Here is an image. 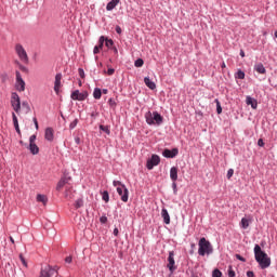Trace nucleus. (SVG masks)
<instances>
[{"instance_id": "22", "label": "nucleus", "mask_w": 277, "mask_h": 277, "mask_svg": "<svg viewBox=\"0 0 277 277\" xmlns=\"http://www.w3.org/2000/svg\"><path fill=\"white\" fill-rule=\"evenodd\" d=\"M161 217L163 219L164 224H170V213H168L166 208L161 210Z\"/></svg>"}, {"instance_id": "37", "label": "nucleus", "mask_w": 277, "mask_h": 277, "mask_svg": "<svg viewBox=\"0 0 277 277\" xmlns=\"http://www.w3.org/2000/svg\"><path fill=\"white\" fill-rule=\"evenodd\" d=\"M227 274H228V277H235L236 276L235 271L233 269V266L228 267Z\"/></svg>"}, {"instance_id": "19", "label": "nucleus", "mask_w": 277, "mask_h": 277, "mask_svg": "<svg viewBox=\"0 0 277 277\" xmlns=\"http://www.w3.org/2000/svg\"><path fill=\"white\" fill-rule=\"evenodd\" d=\"M144 83H145V85H147V88H149V90L157 89V84H155V82H153V80H150V78H148V77L144 78Z\"/></svg>"}, {"instance_id": "18", "label": "nucleus", "mask_w": 277, "mask_h": 277, "mask_svg": "<svg viewBox=\"0 0 277 277\" xmlns=\"http://www.w3.org/2000/svg\"><path fill=\"white\" fill-rule=\"evenodd\" d=\"M170 179L173 182L179 181V169L176 167H172L170 170Z\"/></svg>"}, {"instance_id": "7", "label": "nucleus", "mask_w": 277, "mask_h": 277, "mask_svg": "<svg viewBox=\"0 0 277 277\" xmlns=\"http://www.w3.org/2000/svg\"><path fill=\"white\" fill-rule=\"evenodd\" d=\"M167 267L170 274H174V272H176V262L174 261V251L169 252Z\"/></svg>"}, {"instance_id": "24", "label": "nucleus", "mask_w": 277, "mask_h": 277, "mask_svg": "<svg viewBox=\"0 0 277 277\" xmlns=\"http://www.w3.org/2000/svg\"><path fill=\"white\" fill-rule=\"evenodd\" d=\"M251 222H252V219L242 217L241 222H240L241 228H243L246 230V228H248L250 226Z\"/></svg>"}, {"instance_id": "62", "label": "nucleus", "mask_w": 277, "mask_h": 277, "mask_svg": "<svg viewBox=\"0 0 277 277\" xmlns=\"http://www.w3.org/2000/svg\"><path fill=\"white\" fill-rule=\"evenodd\" d=\"M275 38H277V30L275 31Z\"/></svg>"}, {"instance_id": "2", "label": "nucleus", "mask_w": 277, "mask_h": 277, "mask_svg": "<svg viewBox=\"0 0 277 277\" xmlns=\"http://www.w3.org/2000/svg\"><path fill=\"white\" fill-rule=\"evenodd\" d=\"M199 249L198 254L199 256H205L206 254H212L213 253V247L211 246V242L207 240V238H200L198 242Z\"/></svg>"}, {"instance_id": "28", "label": "nucleus", "mask_w": 277, "mask_h": 277, "mask_svg": "<svg viewBox=\"0 0 277 277\" xmlns=\"http://www.w3.org/2000/svg\"><path fill=\"white\" fill-rule=\"evenodd\" d=\"M22 109L25 114H29V111H31V108L29 107V103L27 102L22 103Z\"/></svg>"}, {"instance_id": "4", "label": "nucleus", "mask_w": 277, "mask_h": 277, "mask_svg": "<svg viewBox=\"0 0 277 277\" xmlns=\"http://www.w3.org/2000/svg\"><path fill=\"white\" fill-rule=\"evenodd\" d=\"M68 181H70V177H62L56 185V192H62V189L66 187L65 198H68L70 196V189H72V186L68 184Z\"/></svg>"}, {"instance_id": "46", "label": "nucleus", "mask_w": 277, "mask_h": 277, "mask_svg": "<svg viewBox=\"0 0 277 277\" xmlns=\"http://www.w3.org/2000/svg\"><path fill=\"white\" fill-rule=\"evenodd\" d=\"M114 72H116V69H115V68H109V69L107 70V75H108L109 77H111V75H114Z\"/></svg>"}, {"instance_id": "53", "label": "nucleus", "mask_w": 277, "mask_h": 277, "mask_svg": "<svg viewBox=\"0 0 277 277\" xmlns=\"http://www.w3.org/2000/svg\"><path fill=\"white\" fill-rule=\"evenodd\" d=\"M34 122H35L36 129L38 130V129H39V127H38V119H37V118H34Z\"/></svg>"}, {"instance_id": "21", "label": "nucleus", "mask_w": 277, "mask_h": 277, "mask_svg": "<svg viewBox=\"0 0 277 277\" xmlns=\"http://www.w3.org/2000/svg\"><path fill=\"white\" fill-rule=\"evenodd\" d=\"M12 118H13V126L15 128L16 133L21 135V128L18 127V117H16V114L12 113Z\"/></svg>"}, {"instance_id": "25", "label": "nucleus", "mask_w": 277, "mask_h": 277, "mask_svg": "<svg viewBox=\"0 0 277 277\" xmlns=\"http://www.w3.org/2000/svg\"><path fill=\"white\" fill-rule=\"evenodd\" d=\"M118 3H120V0H111L110 2L107 3L106 10L108 12H111V10H114V8H116V5H118Z\"/></svg>"}, {"instance_id": "61", "label": "nucleus", "mask_w": 277, "mask_h": 277, "mask_svg": "<svg viewBox=\"0 0 277 277\" xmlns=\"http://www.w3.org/2000/svg\"><path fill=\"white\" fill-rule=\"evenodd\" d=\"M78 85H80V87L82 85V82H81V80H79V82H78Z\"/></svg>"}, {"instance_id": "20", "label": "nucleus", "mask_w": 277, "mask_h": 277, "mask_svg": "<svg viewBox=\"0 0 277 277\" xmlns=\"http://www.w3.org/2000/svg\"><path fill=\"white\" fill-rule=\"evenodd\" d=\"M254 70H256L259 75H265L267 72V70L265 69V66H263L262 63L255 64Z\"/></svg>"}, {"instance_id": "54", "label": "nucleus", "mask_w": 277, "mask_h": 277, "mask_svg": "<svg viewBox=\"0 0 277 277\" xmlns=\"http://www.w3.org/2000/svg\"><path fill=\"white\" fill-rule=\"evenodd\" d=\"M75 142H76V144H81V138H79V136H77V137L75 138Z\"/></svg>"}, {"instance_id": "14", "label": "nucleus", "mask_w": 277, "mask_h": 277, "mask_svg": "<svg viewBox=\"0 0 277 277\" xmlns=\"http://www.w3.org/2000/svg\"><path fill=\"white\" fill-rule=\"evenodd\" d=\"M60 88H62V74H56L54 81V92L60 94Z\"/></svg>"}, {"instance_id": "31", "label": "nucleus", "mask_w": 277, "mask_h": 277, "mask_svg": "<svg viewBox=\"0 0 277 277\" xmlns=\"http://www.w3.org/2000/svg\"><path fill=\"white\" fill-rule=\"evenodd\" d=\"M100 130L101 131H104V133H107V135H109L111 133V131L109 130V127L108 126H103L101 124L100 126Z\"/></svg>"}, {"instance_id": "16", "label": "nucleus", "mask_w": 277, "mask_h": 277, "mask_svg": "<svg viewBox=\"0 0 277 277\" xmlns=\"http://www.w3.org/2000/svg\"><path fill=\"white\" fill-rule=\"evenodd\" d=\"M246 104L250 105L252 107V109H256V107H259V102L256 100L252 98V96H250V95H247Z\"/></svg>"}, {"instance_id": "58", "label": "nucleus", "mask_w": 277, "mask_h": 277, "mask_svg": "<svg viewBox=\"0 0 277 277\" xmlns=\"http://www.w3.org/2000/svg\"><path fill=\"white\" fill-rule=\"evenodd\" d=\"M221 68H226V63H222Z\"/></svg>"}, {"instance_id": "15", "label": "nucleus", "mask_w": 277, "mask_h": 277, "mask_svg": "<svg viewBox=\"0 0 277 277\" xmlns=\"http://www.w3.org/2000/svg\"><path fill=\"white\" fill-rule=\"evenodd\" d=\"M104 44H105V37L102 36L98 39V45H95L93 49L94 55H97V53H101V50L103 49Z\"/></svg>"}, {"instance_id": "48", "label": "nucleus", "mask_w": 277, "mask_h": 277, "mask_svg": "<svg viewBox=\"0 0 277 277\" xmlns=\"http://www.w3.org/2000/svg\"><path fill=\"white\" fill-rule=\"evenodd\" d=\"M101 224H107V216H102L100 219Z\"/></svg>"}, {"instance_id": "3", "label": "nucleus", "mask_w": 277, "mask_h": 277, "mask_svg": "<svg viewBox=\"0 0 277 277\" xmlns=\"http://www.w3.org/2000/svg\"><path fill=\"white\" fill-rule=\"evenodd\" d=\"M145 119H146L147 124H158L159 126L163 122V117H161L159 115V113H157V111H154V113L147 111L145 114Z\"/></svg>"}, {"instance_id": "51", "label": "nucleus", "mask_w": 277, "mask_h": 277, "mask_svg": "<svg viewBox=\"0 0 277 277\" xmlns=\"http://www.w3.org/2000/svg\"><path fill=\"white\" fill-rule=\"evenodd\" d=\"M247 276L248 277H254V272H252V271L247 272Z\"/></svg>"}, {"instance_id": "55", "label": "nucleus", "mask_w": 277, "mask_h": 277, "mask_svg": "<svg viewBox=\"0 0 277 277\" xmlns=\"http://www.w3.org/2000/svg\"><path fill=\"white\" fill-rule=\"evenodd\" d=\"M113 233H114L115 237H118V233H119L118 227H116Z\"/></svg>"}, {"instance_id": "32", "label": "nucleus", "mask_w": 277, "mask_h": 277, "mask_svg": "<svg viewBox=\"0 0 277 277\" xmlns=\"http://www.w3.org/2000/svg\"><path fill=\"white\" fill-rule=\"evenodd\" d=\"M83 207V199H77L75 202V209H81Z\"/></svg>"}, {"instance_id": "33", "label": "nucleus", "mask_w": 277, "mask_h": 277, "mask_svg": "<svg viewBox=\"0 0 277 277\" xmlns=\"http://www.w3.org/2000/svg\"><path fill=\"white\" fill-rule=\"evenodd\" d=\"M104 42H105L107 49H111V47H114V40H111V39H105Z\"/></svg>"}, {"instance_id": "9", "label": "nucleus", "mask_w": 277, "mask_h": 277, "mask_svg": "<svg viewBox=\"0 0 277 277\" xmlns=\"http://www.w3.org/2000/svg\"><path fill=\"white\" fill-rule=\"evenodd\" d=\"M72 101H85L88 98V91L79 92V90H76L70 95Z\"/></svg>"}, {"instance_id": "36", "label": "nucleus", "mask_w": 277, "mask_h": 277, "mask_svg": "<svg viewBox=\"0 0 277 277\" xmlns=\"http://www.w3.org/2000/svg\"><path fill=\"white\" fill-rule=\"evenodd\" d=\"M212 277H222V273L220 269L215 268L213 272H212Z\"/></svg>"}, {"instance_id": "60", "label": "nucleus", "mask_w": 277, "mask_h": 277, "mask_svg": "<svg viewBox=\"0 0 277 277\" xmlns=\"http://www.w3.org/2000/svg\"><path fill=\"white\" fill-rule=\"evenodd\" d=\"M114 53H118V49L114 48Z\"/></svg>"}, {"instance_id": "47", "label": "nucleus", "mask_w": 277, "mask_h": 277, "mask_svg": "<svg viewBox=\"0 0 277 277\" xmlns=\"http://www.w3.org/2000/svg\"><path fill=\"white\" fill-rule=\"evenodd\" d=\"M258 146H261V147L265 146V142L263 141V138H259Z\"/></svg>"}, {"instance_id": "43", "label": "nucleus", "mask_w": 277, "mask_h": 277, "mask_svg": "<svg viewBox=\"0 0 277 277\" xmlns=\"http://www.w3.org/2000/svg\"><path fill=\"white\" fill-rule=\"evenodd\" d=\"M19 260L22 261L24 267H27V261H25V256H23V254H19Z\"/></svg>"}, {"instance_id": "6", "label": "nucleus", "mask_w": 277, "mask_h": 277, "mask_svg": "<svg viewBox=\"0 0 277 277\" xmlns=\"http://www.w3.org/2000/svg\"><path fill=\"white\" fill-rule=\"evenodd\" d=\"M11 105L16 114H21V97L17 93H12Z\"/></svg>"}, {"instance_id": "56", "label": "nucleus", "mask_w": 277, "mask_h": 277, "mask_svg": "<svg viewBox=\"0 0 277 277\" xmlns=\"http://www.w3.org/2000/svg\"><path fill=\"white\" fill-rule=\"evenodd\" d=\"M240 56L246 57V52H243V50L240 51Z\"/></svg>"}, {"instance_id": "57", "label": "nucleus", "mask_w": 277, "mask_h": 277, "mask_svg": "<svg viewBox=\"0 0 277 277\" xmlns=\"http://www.w3.org/2000/svg\"><path fill=\"white\" fill-rule=\"evenodd\" d=\"M108 93V90L107 89H103L102 90V94H107Z\"/></svg>"}, {"instance_id": "17", "label": "nucleus", "mask_w": 277, "mask_h": 277, "mask_svg": "<svg viewBox=\"0 0 277 277\" xmlns=\"http://www.w3.org/2000/svg\"><path fill=\"white\" fill-rule=\"evenodd\" d=\"M44 138L48 142H53V138H54L53 128H47L45 129Z\"/></svg>"}, {"instance_id": "39", "label": "nucleus", "mask_w": 277, "mask_h": 277, "mask_svg": "<svg viewBox=\"0 0 277 277\" xmlns=\"http://www.w3.org/2000/svg\"><path fill=\"white\" fill-rule=\"evenodd\" d=\"M77 124H79V119H75L70 124H69V129H75V127H77Z\"/></svg>"}, {"instance_id": "13", "label": "nucleus", "mask_w": 277, "mask_h": 277, "mask_svg": "<svg viewBox=\"0 0 277 277\" xmlns=\"http://www.w3.org/2000/svg\"><path fill=\"white\" fill-rule=\"evenodd\" d=\"M162 155L167 159H174V157H176V155H179V148L164 149Z\"/></svg>"}, {"instance_id": "5", "label": "nucleus", "mask_w": 277, "mask_h": 277, "mask_svg": "<svg viewBox=\"0 0 277 277\" xmlns=\"http://www.w3.org/2000/svg\"><path fill=\"white\" fill-rule=\"evenodd\" d=\"M15 53L17 57H19L21 62H23V64H29V55H27V51L25 50L23 44H15Z\"/></svg>"}, {"instance_id": "26", "label": "nucleus", "mask_w": 277, "mask_h": 277, "mask_svg": "<svg viewBox=\"0 0 277 277\" xmlns=\"http://www.w3.org/2000/svg\"><path fill=\"white\" fill-rule=\"evenodd\" d=\"M102 95H103V92L101 91V89L95 88L93 92V98H95L96 101H100Z\"/></svg>"}, {"instance_id": "59", "label": "nucleus", "mask_w": 277, "mask_h": 277, "mask_svg": "<svg viewBox=\"0 0 277 277\" xmlns=\"http://www.w3.org/2000/svg\"><path fill=\"white\" fill-rule=\"evenodd\" d=\"M10 241L14 243V238L12 236H10Z\"/></svg>"}, {"instance_id": "44", "label": "nucleus", "mask_w": 277, "mask_h": 277, "mask_svg": "<svg viewBox=\"0 0 277 277\" xmlns=\"http://www.w3.org/2000/svg\"><path fill=\"white\" fill-rule=\"evenodd\" d=\"M29 144H36V134H32V135L29 137Z\"/></svg>"}, {"instance_id": "52", "label": "nucleus", "mask_w": 277, "mask_h": 277, "mask_svg": "<svg viewBox=\"0 0 277 277\" xmlns=\"http://www.w3.org/2000/svg\"><path fill=\"white\" fill-rule=\"evenodd\" d=\"M172 187H173V192H174V194H176V182H173V184H172Z\"/></svg>"}, {"instance_id": "41", "label": "nucleus", "mask_w": 277, "mask_h": 277, "mask_svg": "<svg viewBox=\"0 0 277 277\" xmlns=\"http://www.w3.org/2000/svg\"><path fill=\"white\" fill-rule=\"evenodd\" d=\"M79 76L81 77V79H85V71H83L82 68L78 69Z\"/></svg>"}, {"instance_id": "1", "label": "nucleus", "mask_w": 277, "mask_h": 277, "mask_svg": "<svg viewBox=\"0 0 277 277\" xmlns=\"http://www.w3.org/2000/svg\"><path fill=\"white\" fill-rule=\"evenodd\" d=\"M254 256L256 263H259L261 269H267L269 265H272V259L265 251H262L261 246L255 245L254 246Z\"/></svg>"}, {"instance_id": "27", "label": "nucleus", "mask_w": 277, "mask_h": 277, "mask_svg": "<svg viewBox=\"0 0 277 277\" xmlns=\"http://www.w3.org/2000/svg\"><path fill=\"white\" fill-rule=\"evenodd\" d=\"M37 202H42V205H47L49 202V198L45 195H37Z\"/></svg>"}, {"instance_id": "38", "label": "nucleus", "mask_w": 277, "mask_h": 277, "mask_svg": "<svg viewBox=\"0 0 277 277\" xmlns=\"http://www.w3.org/2000/svg\"><path fill=\"white\" fill-rule=\"evenodd\" d=\"M108 104H109L110 107H113V109H116L117 104H116V101L114 98H109Z\"/></svg>"}, {"instance_id": "40", "label": "nucleus", "mask_w": 277, "mask_h": 277, "mask_svg": "<svg viewBox=\"0 0 277 277\" xmlns=\"http://www.w3.org/2000/svg\"><path fill=\"white\" fill-rule=\"evenodd\" d=\"M233 174H235V170H233V169H229L228 171H227V179L230 181V179H233Z\"/></svg>"}, {"instance_id": "34", "label": "nucleus", "mask_w": 277, "mask_h": 277, "mask_svg": "<svg viewBox=\"0 0 277 277\" xmlns=\"http://www.w3.org/2000/svg\"><path fill=\"white\" fill-rule=\"evenodd\" d=\"M216 103V114H222V105L220 104V100H215Z\"/></svg>"}, {"instance_id": "42", "label": "nucleus", "mask_w": 277, "mask_h": 277, "mask_svg": "<svg viewBox=\"0 0 277 277\" xmlns=\"http://www.w3.org/2000/svg\"><path fill=\"white\" fill-rule=\"evenodd\" d=\"M113 185H114V187H121V185H124V184H122V182H120V181H114Z\"/></svg>"}, {"instance_id": "12", "label": "nucleus", "mask_w": 277, "mask_h": 277, "mask_svg": "<svg viewBox=\"0 0 277 277\" xmlns=\"http://www.w3.org/2000/svg\"><path fill=\"white\" fill-rule=\"evenodd\" d=\"M16 90L18 92H25V80L21 77L19 71H16Z\"/></svg>"}, {"instance_id": "29", "label": "nucleus", "mask_w": 277, "mask_h": 277, "mask_svg": "<svg viewBox=\"0 0 277 277\" xmlns=\"http://www.w3.org/2000/svg\"><path fill=\"white\" fill-rule=\"evenodd\" d=\"M102 200H104L105 202H109V193L107 190H104L102 193Z\"/></svg>"}, {"instance_id": "11", "label": "nucleus", "mask_w": 277, "mask_h": 277, "mask_svg": "<svg viewBox=\"0 0 277 277\" xmlns=\"http://www.w3.org/2000/svg\"><path fill=\"white\" fill-rule=\"evenodd\" d=\"M55 275H57V268L47 266L45 268L41 269L40 277H53Z\"/></svg>"}, {"instance_id": "30", "label": "nucleus", "mask_w": 277, "mask_h": 277, "mask_svg": "<svg viewBox=\"0 0 277 277\" xmlns=\"http://www.w3.org/2000/svg\"><path fill=\"white\" fill-rule=\"evenodd\" d=\"M134 66L136 68H142L144 66V60H142V58L136 60L134 63Z\"/></svg>"}, {"instance_id": "49", "label": "nucleus", "mask_w": 277, "mask_h": 277, "mask_svg": "<svg viewBox=\"0 0 277 277\" xmlns=\"http://www.w3.org/2000/svg\"><path fill=\"white\" fill-rule=\"evenodd\" d=\"M65 263H72V256L69 255L65 259Z\"/></svg>"}, {"instance_id": "45", "label": "nucleus", "mask_w": 277, "mask_h": 277, "mask_svg": "<svg viewBox=\"0 0 277 277\" xmlns=\"http://www.w3.org/2000/svg\"><path fill=\"white\" fill-rule=\"evenodd\" d=\"M238 261H241L242 263H246V258L241 256L240 254L235 255Z\"/></svg>"}, {"instance_id": "35", "label": "nucleus", "mask_w": 277, "mask_h": 277, "mask_svg": "<svg viewBox=\"0 0 277 277\" xmlns=\"http://www.w3.org/2000/svg\"><path fill=\"white\" fill-rule=\"evenodd\" d=\"M237 79H246V72L242 70L237 71Z\"/></svg>"}, {"instance_id": "8", "label": "nucleus", "mask_w": 277, "mask_h": 277, "mask_svg": "<svg viewBox=\"0 0 277 277\" xmlns=\"http://www.w3.org/2000/svg\"><path fill=\"white\" fill-rule=\"evenodd\" d=\"M117 194L121 196L122 202H129V189H127L126 185L118 186Z\"/></svg>"}, {"instance_id": "23", "label": "nucleus", "mask_w": 277, "mask_h": 277, "mask_svg": "<svg viewBox=\"0 0 277 277\" xmlns=\"http://www.w3.org/2000/svg\"><path fill=\"white\" fill-rule=\"evenodd\" d=\"M28 148H29L31 155H38V153H40V148L38 147V145H36V143H29Z\"/></svg>"}, {"instance_id": "10", "label": "nucleus", "mask_w": 277, "mask_h": 277, "mask_svg": "<svg viewBox=\"0 0 277 277\" xmlns=\"http://www.w3.org/2000/svg\"><path fill=\"white\" fill-rule=\"evenodd\" d=\"M160 162H161V158H159L158 155H153L151 159L147 160L146 168L147 170H153L155 166H159Z\"/></svg>"}, {"instance_id": "50", "label": "nucleus", "mask_w": 277, "mask_h": 277, "mask_svg": "<svg viewBox=\"0 0 277 277\" xmlns=\"http://www.w3.org/2000/svg\"><path fill=\"white\" fill-rule=\"evenodd\" d=\"M116 32L119 35L122 34V28H120V26H116Z\"/></svg>"}]
</instances>
